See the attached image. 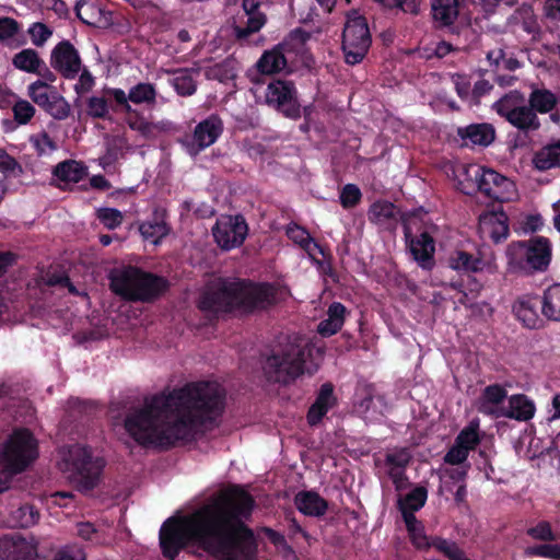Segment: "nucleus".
<instances>
[{
    "label": "nucleus",
    "mask_w": 560,
    "mask_h": 560,
    "mask_svg": "<svg viewBox=\"0 0 560 560\" xmlns=\"http://www.w3.org/2000/svg\"><path fill=\"white\" fill-rule=\"evenodd\" d=\"M526 553L529 556L560 560V544L532 547L526 550Z\"/></svg>",
    "instance_id": "59"
},
{
    "label": "nucleus",
    "mask_w": 560,
    "mask_h": 560,
    "mask_svg": "<svg viewBox=\"0 0 560 560\" xmlns=\"http://www.w3.org/2000/svg\"><path fill=\"white\" fill-rule=\"evenodd\" d=\"M542 314L560 322V283L549 287L542 298Z\"/></svg>",
    "instance_id": "39"
},
{
    "label": "nucleus",
    "mask_w": 560,
    "mask_h": 560,
    "mask_svg": "<svg viewBox=\"0 0 560 560\" xmlns=\"http://www.w3.org/2000/svg\"><path fill=\"white\" fill-rule=\"evenodd\" d=\"M276 295L277 290L268 284L220 281L217 291L205 295L201 307L213 312L232 308L253 311L271 305L277 300Z\"/></svg>",
    "instance_id": "4"
},
{
    "label": "nucleus",
    "mask_w": 560,
    "mask_h": 560,
    "mask_svg": "<svg viewBox=\"0 0 560 560\" xmlns=\"http://www.w3.org/2000/svg\"><path fill=\"white\" fill-rule=\"evenodd\" d=\"M528 535L539 540H556L557 536L553 534L551 526L547 522H540L536 526L528 529Z\"/></svg>",
    "instance_id": "62"
},
{
    "label": "nucleus",
    "mask_w": 560,
    "mask_h": 560,
    "mask_svg": "<svg viewBox=\"0 0 560 560\" xmlns=\"http://www.w3.org/2000/svg\"><path fill=\"white\" fill-rule=\"evenodd\" d=\"M324 350L305 337H295L281 352L269 357L266 373L277 382L287 383L307 373L313 374L323 361Z\"/></svg>",
    "instance_id": "3"
},
{
    "label": "nucleus",
    "mask_w": 560,
    "mask_h": 560,
    "mask_svg": "<svg viewBox=\"0 0 560 560\" xmlns=\"http://www.w3.org/2000/svg\"><path fill=\"white\" fill-rule=\"evenodd\" d=\"M252 509V498L231 487L191 512L175 514L160 530L163 555L174 560L179 551L190 549L217 560H255L257 541L244 524Z\"/></svg>",
    "instance_id": "1"
},
{
    "label": "nucleus",
    "mask_w": 560,
    "mask_h": 560,
    "mask_svg": "<svg viewBox=\"0 0 560 560\" xmlns=\"http://www.w3.org/2000/svg\"><path fill=\"white\" fill-rule=\"evenodd\" d=\"M432 15L441 26L452 25L458 16V1L434 0L432 2Z\"/></svg>",
    "instance_id": "33"
},
{
    "label": "nucleus",
    "mask_w": 560,
    "mask_h": 560,
    "mask_svg": "<svg viewBox=\"0 0 560 560\" xmlns=\"http://www.w3.org/2000/svg\"><path fill=\"white\" fill-rule=\"evenodd\" d=\"M142 237L151 244H159L168 234V228L162 219L145 221L139 226Z\"/></svg>",
    "instance_id": "42"
},
{
    "label": "nucleus",
    "mask_w": 560,
    "mask_h": 560,
    "mask_svg": "<svg viewBox=\"0 0 560 560\" xmlns=\"http://www.w3.org/2000/svg\"><path fill=\"white\" fill-rule=\"evenodd\" d=\"M27 33L31 37L32 44L37 47L44 46L52 35V31L40 22L33 23L28 27Z\"/></svg>",
    "instance_id": "53"
},
{
    "label": "nucleus",
    "mask_w": 560,
    "mask_h": 560,
    "mask_svg": "<svg viewBox=\"0 0 560 560\" xmlns=\"http://www.w3.org/2000/svg\"><path fill=\"white\" fill-rule=\"evenodd\" d=\"M258 0H244L243 9L247 16L246 26H236L235 34L237 38L244 39L249 34L258 32L266 23V16L258 10Z\"/></svg>",
    "instance_id": "23"
},
{
    "label": "nucleus",
    "mask_w": 560,
    "mask_h": 560,
    "mask_svg": "<svg viewBox=\"0 0 560 560\" xmlns=\"http://www.w3.org/2000/svg\"><path fill=\"white\" fill-rule=\"evenodd\" d=\"M30 141L37 153L40 155L49 154L56 150L55 142L46 132H39L32 136Z\"/></svg>",
    "instance_id": "56"
},
{
    "label": "nucleus",
    "mask_w": 560,
    "mask_h": 560,
    "mask_svg": "<svg viewBox=\"0 0 560 560\" xmlns=\"http://www.w3.org/2000/svg\"><path fill=\"white\" fill-rule=\"evenodd\" d=\"M406 526L410 536V539L415 547L418 549L429 548L432 546L434 539H430L423 529L421 523H419L415 515H409L407 518Z\"/></svg>",
    "instance_id": "45"
},
{
    "label": "nucleus",
    "mask_w": 560,
    "mask_h": 560,
    "mask_svg": "<svg viewBox=\"0 0 560 560\" xmlns=\"http://www.w3.org/2000/svg\"><path fill=\"white\" fill-rule=\"evenodd\" d=\"M295 505L305 515L319 516L327 510V502L317 493L306 491L295 497Z\"/></svg>",
    "instance_id": "32"
},
{
    "label": "nucleus",
    "mask_w": 560,
    "mask_h": 560,
    "mask_svg": "<svg viewBox=\"0 0 560 560\" xmlns=\"http://www.w3.org/2000/svg\"><path fill=\"white\" fill-rule=\"evenodd\" d=\"M39 520L38 511L32 505H22L11 512L10 525L16 527H31Z\"/></svg>",
    "instance_id": "43"
},
{
    "label": "nucleus",
    "mask_w": 560,
    "mask_h": 560,
    "mask_svg": "<svg viewBox=\"0 0 560 560\" xmlns=\"http://www.w3.org/2000/svg\"><path fill=\"white\" fill-rule=\"evenodd\" d=\"M353 406L354 411L368 420L377 419L385 408L382 397L376 396L370 385H362L357 389Z\"/></svg>",
    "instance_id": "20"
},
{
    "label": "nucleus",
    "mask_w": 560,
    "mask_h": 560,
    "mask_svg": "<svg viewBox=\"0 0 560 560\" xmlns=\"http://www.w3.org/2000/svg\"><path fill=\"white\" fill-rule=\"evenodd\" d=\"M410 454L406 450H398L387 455L388 474L397 487L402 485V468L409 463Z\"/></svg>",
    "instance_id": "40"
},
{
    "label": "nucleus",
    "mask_w": 560,
    "mask_h": 560,
    "mask_svg": "<svg viewBox=\"0 0 560 560\" xmlns=\"http://www.w3.org/2000/svg\"><path fill=\"white\" fill-rule=\"evenodd\" d=\"M20 32L19 23L11 18L0 19V42L9 45Z\"/></svg>",
    "instance_id": "54"
},
{
    "label": "nucleus",
    "mask_w": 560,
    "mask_h": 560,
    "mask_svg": "<svg viewBox=\"0 0 560 560\" xmlns=\"http://www.w3.org/2000/svg\"><path fill=\"white\" fill-rule=\"evenodd\" d=\"M57 467L80 492L86 493L100 485L105 462L92 448L74 444L59 450Z\"/></svg>",
    "instance_id": "5"
},
{
    "label": "nucleus",
    "mask_w": 560,
    "mask_h": 560,
    "mask_svg": "<svg viewBox=\"0 0 560 560\" xmlns=\"http://www.w3.org/2000/svg\"><path fill=\"white\" fill-rule=\"evenodd\" d=\"M287 235L295 244L300 245L312 258H315V254H324L322 247L310 236L308 232L296 225L291 224L287 229Z\"/></svg>",
    "instance_id": "36"
},
{
    "label": "nucleus",
    "mask_w": 560,
    "mask_h": 560,
    "mask_svg": "<svg viewBox=\"0 0 560 560\" xmlns=\"http://www.w3.org/2000/svg\"><path fill=\"white\" fill-rule=\"evenodd\" d=\"M478 428L479 423L477 421H472L459 433L455 443L465 447L468 452L471 451L479 442Z\"/></svg>",
    "instance_id": "51"
},
{
    "label": "nucleus",
    "mask_w": 560,
    "mask_h": 560,
    "mask_svg": "<svg viewBox=\"0 0 560 560\" xmlns=\"http://www.w3.org/2000/svg\"><path fill=\"white\" fill-rule=\"evenodd\" d=\"M13 113L14 118L19 124H26L34 116L35 108L30 102L19 100L14 103Z\"/></svg>",
    "instance_id": "57"
},
{
    "label": "nucleus",
    "mask_w": 560,
    "mask_h": 560,
    "mask_svg": "<svg viewBox=\"0 0 560 560\" xmlns=\"http://www.w3.org/2000/svg\"><path fill=\"white\" fill-rule=\"evenodd\" d=\"M32 101L56 119H65L70 113L68 102L48 83L37 80L27 88Z\"/></svg>",
    "instance_id": "11"
},
{
    "label": "nucleus",
    "mask_w": 560,
    "mask_h": 560,
    "mask_svg": "<svg viewBox=\"0 0 560 560\" xmlns=\"http://www.w3.org/2000/svg\"><path fill=\"white\" fill-rule=\"evenodd\" d=\"M459 135L465 141L477 145H488L494 139V130L491 126L486 124L471 125L465 129H460Z\"/></svg>",
    "instance_id": "35"
},
{
    "label": "nucleus",
    "mask_w": 560,
    "mask_h": 560,
    "mask_svg": "<svg viewBox=\"0 0 560 560\" xmlns=\"http://www.w3.org/2000/svg\"><path fill=\"white\" fill-rule=\"evenodd\" d=\"M54 560H86V555L82 547L69 545L60 548L56 552Z\"/></svg>",
    "instance_id": "58"
},
{
    "label": "nucleus",
    "mask_w": 560,
    "mask_h": 560,
    "mask_svg": "<svg viewBox=\"0 0 560 560\" xmlns=\"http://www.w3.org/2000/svg\"><path fill=\"white\" fill-rule=\"evenodd\" d=\"M483 167L478 164L457 163L452 166L453 179L457 188L465 194H471L479 190V179L481 178Z\"/></svg>",
    "instance_id": "21"
},
{
    "label": "nucleus",
    "mask_w": 560,
    "mask_h": 560,
    "mask_svg": "<svg viewBox=\"0 0 560 560\" xmlns=\"http://www.w3.org/2000/svg\"><path fill=\"white\" fill-rule=\"evenodd\" d=\"M195 70L180 69L173 73L172 85L180 95H191L196 91Z\"/></svg>",
    "instance_id": "41"
},
{
    "label": "nucleus",
    "mask_w": 560,
    "mask_h": 560,
    "mask_svg": "<svg viewBox=\"0 0 560 560\" xmlns=\"http://www.w3.org/2000/svg\"><path fill=\"white\" fill-rule=\"evenodd\" d=\"M551 259V245L547 238L536 237L527 243L526 265L533 269H545Z\"/></svg>",
    "instance_id": "22"
},
{
    "label": "nucleus",
    "mask_w": 560,
    "mask_h": 560,
    "mask_svg": "<svg viewBox=\"0 0 560 560\" xmlns=\"http://www.w3.org/2000/svg\"><path fill=\"white\" fill-rule=\"evenodd\" d=\"M479 233L482 238L500 243L510 234L509 218L503 210L486 211L479 217Z\"/></svg>",
    "instance_id": "17"
},
{
    "label": "nucleus",
    "mask_w": 560,
    "mask_h": 560,
    "mask_svg": "<svg viewBox=\"0 0 560 560\" xmlns=\"http://www.w3.org/2000/svg\"><path fill=\"white\" fill-rule=\"evenodd\" d=\"M12 65L20 71L40 74L45 69V62L38 52L32 48H25L15 54L12 58Z\"/></svg>",
    "instance_id": "31"
},
{
    "label": "nucleus",
    "mask_w": 560,
    "mask_h": 560,
    "mask_svg": "<svg viewBox=\"0 0 560 560\" xmlns=\"http://www.w3.org/2000/svg\"><path fill=\"white\" fill-rule=\"evenodd\" d=\"M527 244L522 242L511 243L506 248L509 266L512 269L523 268L526 264Z\"/></svg>",
    "instance_id": "48"
},
{
    "label": "nucleus",
    "mask_w": 560,
    "mask_h": 560,
    "mask_svg": "<svg viewBox=\"0 0 560 560\" xmlns=\"http://www.w3.org/2000/svg\"><path fill=\"white\" fill-rule=\"evenodd\" d=\"M508 396V389L500 384H492L482 390L475 402L476 409L485 415L501 418L505 413L503 402Z\"/></svg>",
    "instance_id": "18"
},
{
    "label": "nucleus",
    "mask_w": 560,
    "mask_h": 560,
    "mask_svg": "<svg viewBox=\"0 0 560 560\" xmlns=\"http://www.w3.org/2000/svg\"><path fill=\"white\" fill-rule=\"evenodd\" d=\"M265 101L290 118L300 116L295 90L290 82L281 80L270 82L266 89Z\"/></svg>",
    "instance_id": "13"
},
{
    "label": "nucleus",
    "mask_w": 560,
    "mask_h": 560,
    "mask_svg": "<svg viewBox=\"0 0 560 560\" xmlns=\"http://www.w3.org/2000/svg\"><path fill=\"white\" fill-rule=\"evenodd\" d=\"M427 497V490L422 487H417L399 499V508L405 522H407L409 515H413L416 511L424 505Z\"/></svg>",
    "instance_id": "38"
},
{
    "label": "nucleus",
    "mask_w": 560,
    "mask_h": 560,
    "mask_svg": "<svg viewBox=\"0 0 560 560\" xmlns=\"http://www.w3.org/2000/svg\"><path fill=\"white\" fill-rule=\"evenodd\" d=\"M389 9H399L405 13L416 14L419 10L418 0H376Z\"/></svg>",
    "instance_id": "60"
},
{
    "label": "nucleus",
    "mask_w": 560,
    "mask_h": 560,
    "mask_svg": "<svg viewBox=\"0 0 560 560\" xmlns=\"http://www.w3.org/2000/svg\"><path fill=\"white\" fill-rule=\"evenodd\" d=\"M361 198L360 189L352 184L346 185L340 194V201L345 208H351L355 206Z\"/></svg>",
    "instance_id": "61"
},
{
    "label": "nucleus",
    "mask_w": 560,
    "mask_h": 560,
    "mask_svg": "<svg viewBox=\"0 0 560 560\" xmlns=\"http://www.w3.org/2000/svg\"><path fill=\"white\" fill-rule=\"evenodd\" d=\"M98 220L107 228V229H116L122 222V213L113 208H103L97 210Z\"/></svg>",
    "instance_id": "55"
},
{
    "label": "nucleus",
    "mask_w": 560,
    "mask_h": 560,
    "mask_svg": "<svg viewBox=\"0 0 560 560\" xmlns=\"http://www.w3.org/2000/svg\"><path fill=\"white\" fill-rule=\"evenodd\" d=\"M347 308L339 302H334L329 305L326 317L318 324L317 331L324 337H329L337 334L343 326Z\"/></svg>",
    "instance_id": "25"
},
{
    "label": "nucleus",
    "mask_w": 560,
    "mask_h": 560,
    "mask_svg": "<svg viewBox=\"0 0 560 560\" xmlns=\"http://www.w3.org/2000/svg\"><path fill=\"white\" fill-rule=\"evenodd\" d=\"M88 112L94 117H104L108 112L107 102L104 97H91L88 105Z\"/></svg>",
    "instance_id": "64"
},
{
    "label": "nucleus",
    "mask_w": 560,
    "mask_h": 560,
    "mask_svg": "<svg viewBox=\"0 0 560 560\" xmlns=\"http://www.w3.org/2000/svg\"><path fill=\"white\" fill-rule=\"evenodd\" d=\"M74 495L69 491H60L49 494L46 498V504L50 506L67 508L73 501Z\"/></svg>",
    "instance_id": "63"
},
{
    "label": "nucleus",
    "mask_w": 560,
    "mask_h": 560,
    "mask_svg": "<svg viewBox=\"0 0 560 560\" xmlns=\"http://www.w3.org/2000/svg\"><path fill=\"white\" fill-rule=\"evenodd\" d=\"M432 546L451 560H470L453 541L436 538L432 541Z\"/></svg>",
    "instance_id": "49"
},
{
    "label": "nucleus",
    "mask_w": 560,
    "mask_h": 560,
    "mask_svg": "<svg viewBox=\"0 0 560 560\" xmlns=\"http://www.w3.org/2000/svg\"><path fill=\"white\" fill-rule=\"evenodd\" d=\"M51 66L65 77L74 78L81 70V60L74 47L62 42L52 49Z\"/></svg>",
    "instance_id": "19"
},
{
    "label": "nucleus",
    "mask_w": 560,
    "mask_h": 560,
    "mask_svg": "<svg viewBox=\"0 0 560 560\" xmlns=\"http://www.w3.org/2000/svg\"><path fill=\"white\" fill-rule=\"evenodd\" d=\"M209 79H215L220 82H228L235 78V67L233 61H225L211 67L207 71Z\"/></svg>",
    "instance_id": "52"
},
{
    "label": "nucleus",
    "mask_w": 560,
    "mask_h": 560,
    "mask_svg": "<svg viewBox=\"0 0 560 560\" xmlns=\"http://www.w3.org/2000/svg\"><path fill=\"white\" fill-rule=\"evenodd\" d=\"M39 558L38 540L35 537L20 534L0 537L1 560H37Z\"/></svg>",
    "instance_id": "12"
},
{
    "label": "nucleus",
    "mask_w": 560,
    "mask_h": 560,
    "mask_svg": "<svg viewBox=\"0 0 560 560\" xmlns=\"http://www.w3.org/2000/svg\"><path fill=\"white\" fill-rule=\"evenodd\" d=\"M398 211L394 203L389 201H376L369 210V218L372 222L383 224L390 219L396 218Z\"/></svg>",
    "instance_id": "44"
},
{
    "label": "nucleus",
    "mask_w": 560,
    "mask_h": 560,
    "mask_svg": "<svg viewBox=\"0 0 560 560\" xmlns=\"http://www.w3.org/2000/svg\"><path fill=\"white\" fill-rule=\"evenodd\" d=\"M479 180V190L500 202L514 201L518 197L514 182L491 168L483 167Z\"/></svg>",
    "instance_id": "14"
},
{
    "label": "nucleus",
    "mask_w": 560,
    "mask_h": 560,
    "mask_svg": "<svg viewBox=\"0 0 560 560\" xmlns=\"http://www.w3.org/2000/svg\"><path fill=\"white\" fill-rule=\"evenodd\" d=\"M223 410L222 387L214 382H197L168 396L145 400L127 415L125 430L141 446L166 448L213 428Z\"/></svg>",
    "instance_id": "2"
},
{
    "label": "nucleus",
    "mask_w": 560,
    "mask_h": 560,
    "mask_svg": "<svg viewBox=\"0 0 560 560\" xmlns=\"http://www.w3.org/2000/svg\"><path fill=\"white\" fill-rule=\"evenodd\" d=\"M336 402V398L334 396V389L330 384H324L320 387L318 396L315 402L311 406L307 419L311 424L318 423L322 418L328 412L330 408Z\"/></svg>",
    "instance_id": "29"
},
{
    "label": "nucleus",
    "mask_w": 560,
    "mask_h": 560,
    "mask_svg": "<svg viewBox=\"0 0 560 560\" xmlns=\"http://www.w3.org/2000/svg\"><path fill=\"white\" fill-rule=\"evenodd\" d=\"M37 456V441L26 429L14 430L0 447V465L9 475L22 474Z\"/></svg>",
    "instance_id": "6"
},
{
    "label": "nucleus",
    "mask_w": 560,
    "mask_h": 560,
    "mask_svg": "<svg viewBox=\"0 0 560 560\" xmlns=\"http://www.w3.org/2000/svg\"><path fill=\"white\" fill-rule=\"evenodd\" d=\"M127 122L132 130L140 132L144 137H154L164 130V127L161 124H152L138 116L130 115L127 118Z\"/></svg>",
    "instance_id": "47"
},
{
    "label": "nucleus",
    "mask_w": 560,
    "mask_h": 560,
    "mask_svg": "<svg viewBox=\"0 0 560 560\" xmlns=\"http://www.w3.org/2000/svg\"><path fill=\"white\" fill-rule=\"evenodd\" d=\"M154 98L155 90L149 83H139L129 91V100L136 104L152 103Z\"/></svg>",
    "instance_id": "50"
},
{
    "label": "nucleus",
    "mask_w": 560,
    "mask_h": 560,
    "mask_svg": "<svg viewBox=\"0 0 560 560\" xmlns=\"http://www.w3.org/2000/svg\"><path fill=\"white\" fill-rule=\"evenodd\" d=\"M248 233V226L242 215H221L212 228L215 243L225 250L241 246Z\"/></svg>",
    "instance_id": "10"
},
{
    "label": "nucleus",
    "mask_w": 560,
    "mask_h": 560,
    "mask_svg": "<svg viewBox=\"0 0 560 560\" xmlns=\"http://www.w3.org/2000/svg\"><path fill=\"white\" fill-rule=\"evenodd\" d=\"M499 115L511 125L522 130L537 129L539 126L536 114L527 106L526 100L520 92H511L493 104Z\"/></svg>",
    "instance_id": "9"
},
{
    "label": "nucleus",
    "mask_w": 560,
    "mask_h": 560,
    "mask_svg": "<svg viewBox=\"0 0 560 560\" xmlns=\"http://www.w3.org/2000/svg\"><path fill=\"white\" fill-rule=\"evenodd\" d=\"M533 165L538 171L560 167V143L541 148L533 156Z\"/></svg>",
    "instance_id": "34"
},
{
    "label": "nucleus",
    "mask_w": 560,
    "mask_h": 560,
    "mask_svg": "<svg viewBox=\"0 0 560 560\" xmlns=\"http://www.w3.org/2000/svg\"><path fill=\"white\" fill-rule=\"evenodd\" d=\"M536 406L533 399L523 394L512 395L509 398V407L503 417L518 421H528L534 418Z\"/></svg>",
    "instance_id": "26"
},
{
    "label": "nucleus",
    "mask_w": 560,
    "mask_h": 560,
    "mask_svg": "<svg viewBox=\"0 0 560 560\" xmlns=\"http://www.w3.org/2000/svg\"><path fill=\"white\" fill-rule=\"evenodd\" d=\"M287 45V43H283L266 51L257 62L258 70L266 74H272L283 70L287 65L284 56Z\"/></svg>",
    "instance_id": "30"
},
{
    "label": "nucleus",
    "mask_w": 560,
    "mask_h": 560,
    "mask_svg": "<svg viewBox=\"0 0 560 560\" xmlns=\"http://www.w3.org/2000/svg\"><path fill=\"white\" fill-rule=\"evenodd\" d=\"M530 105L537 112L547 113L556 105V96L547 90H535L530 95Z\"/></svg>",
    "instance_id": "46"
},
{
    "label": "nucleus",
    "mask_w": 560,
    "mask_h": 560,
    "mask_svg": "<svg viewBox=\"0 0 560 560\" xmlns=\"http://www.w3.org/2000/svg\"><path fill=\"white\" fill-rule=\"evenodd\" d=\"M542 310V300L537 298H524L518 300L513 311L517 319H520L526 327L534 328L539 323L538 308Z\"/></svg>",
    "instance_id": "28"
},
{
    "label": "nucleus",
    "mask_w": 560,
    "mask_h": 560,
    "mask_svg": "<svg viewBox=\"0 0 560 560\" xmlns=\"http://www.w3.org/2000/svg\"><path fill=\"white\" fill-rule=\"evenodd\" d=\"M110 287L116 294L125 299L144 301L160 293L165 282L162 278L127 267L110 273Z\"/></svg>",
    "instance_id": "7"
},
{
    "label": "nucleus",
    "mask_w": 560,
    "mask_h": 560,
    "mask_svg": "<svg viewBox=\"0 0 560 560\" xmlns=\"http://www.w3.org/2000/svg\"><path fill=\"white\" fill-rule=\"evenodd\" d=\"M410 253L418 264L430 269L433 266L434 242L427 233L409 241Z\"/></svg>",
    "instance_id": "27"
},
{
    "label": "nucleus",
    "mask_w": 560,
    "mask_h": 560,
    "mask_svg": "<svg viewBox=\"0 0 560 560\" xmlns=\"http://www.w3.org/2000/svg\"><path fill=\"white\" fill-rule=\"evenodd\" d=\"M452 269L463 272L493 271L495 269V256L486 246L478 249L477 256L464 250H455L448 257Z\"/></svg>",
    "instance_id": "15"
},
{
    "label": "nucleus",
    "mask_w": 560,
    "mask_h": 560,
    "mask_svg": "<svg viewBox=\"0 0 560 560\" xmlns=\"http://www.w3.org/2000/svg\"><path fill=\"white\" fill-rule=\"evenodd\" d=\"M54 175L58 180L65 184H74L86 175V170L77 161H65L55 167Z\"/></svg>",
    "instance_id": "37"
},
{
    "label": "nucleus",
    "mask_w": 560,
    "mask_h": 560,
    "mask_svg": "<svg viewBox=\"0 0 560 560\" xmlns=\"http://www.w3.org/2000/svg\"><path fill=\"white\" fill-rule=\"evenodd\" d=\"M371 45V35L365 19L351 12L347 16V21L342 34V50L346 62L357 65L361 62Z\"/></svg>",
    "instance_id": "8"
},
{
    "label": "nucleus",
    "mask_w": 560,
    "mask_h": 560,
    "mask_svg": "<svg viewBox=\"0 0 560 560\" xmlns=\"http://www.w3.org/2000/svg\"><path fill=\"white\" fill-rule=\"evenodd\" d=\"M222 132V121L217 116H210L199 122L190 140L186 141L189 154L196 155L201 150L213 144Z\"/></svg>",
    "instance_id": "16"
},
{
    "label": "nucleus",
    "mask_w": 560,
    "mask_h": 560,
    "mask_svg": "<svg viewBox=\"0 0 560 560\" xmlns=\"http://www.w3.org/2000/svg\"><path fill=\"white\" fill-rule=\"evenodd\" d=\"M77 15L86 24L105 26L110 22L109 12L103 10L94 0H80L75 7Z\"/></svg>",
    "instance_id": "24"
}]
</instances>
